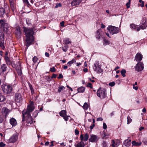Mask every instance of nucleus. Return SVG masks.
<instances>
[{"label": "nucleus", "instance_id": "f257e3e1", "mask_svg": "<svg viewBox=\"0 0 147 147\" xmlns=\"http://www.w3.org/2000/svg\"><path fill=\"white\" fill-rule=\"evenodd\" d=\"M34 109V103L31 102L28 106L27 110H24L22 112L23 116L24 115H26V122L28 123L31 124L33 123V119L30 115V113L33 111Z\"/></svg>", "mask_w": 147, "mask_h": 147}, {"label": "nucleus", "instance_id": "f03ea898", "mask_svg": "<svg viewBox=\"0 0 147 147\" xmlns=\"http://www.w3.org/2000/svg\"><path fill=\"white\" fill-rule=\"evenodd\" d=\"M24 31L25 32V34L26 38V42L27 44L26 46L28 47L34 41V38L33 35L34 31L31 28H28L25 27H24Z\"/></svg>", "mask_w": 147, "mask_h": 147}, {"label": "nucleus", "instance_id": "7ed1b4c3", "mask_svg": "<svg viewBox=\"0 0 147 147\" xmlns=\"http://www.w3.org/2000/svg\"><path fill=\"white\" fill-rule=\"evenodd\" d=\"M97 96L101 98H104L107 96L106 90L104 88H100L97 92Z\"/></svg>", "mask_w": 147, "mask_h": 147}, {"label": "nucleus", "instance_id": "20e7f679", "mask_svg": "<svg viewBox=\"0 0 147 147\" xmlns=\"http://www.w3.org/2000/svg\"><path fill=\"white\" fill-rule=\"evenodd\" d=\"M1 88L4 92L6 94H10L12 90V86L9 85L3 84L2 85Z\"/></svg>", "mask_w": 147, "mask_h": 147}, {"label": "nucleus", "instance_id": "39448f33", "mask_svg": "<svg viewBox=\"0 0 147 147\" xmlns=\"http://www.w3.org/2000/svg\"><path fill=\"white\" fill-rule=\"evenodd\" d=\"M109 32L112 35L117 34L119 32V28L113 26H109L107 28Z\"/></svg>", "mask_w": 147, "mask_h": 147}, {"label": "nucleus", "instance_id": "423d86ee", "mask_svg": "<svg viewBox=\"0 0 147 147\" xmlns=\"http://www.w3.org/2000/svg\"><path fill=\"white\" fill-rule=\"evenodd\" d=\"M144 68V64L141 62H139L135 67V70L138 72L141 71Z\"/></svg>", "mask_w": 147, "mask_h": 147}, {"label": "nucleus", "instance_id": "0eeeda50", "mask_svg": "<svg viewBox=\"0 0 147 147\" xmlns=\"http://www.w3.org/2000/svg\"><path fill=\"white\" fill-rule=\"evenodd\" d=\"M140 28L141 29H144L147 27V20L146 18H143L141 20Z\"/></svg>", "mask_w": 147, "mask_h": 147}, {"label": "nucleus", "instance_id": "6e6552de", "mask_svg": "<svg viewBox=\"0 0 147 147\" xmlns=\"http://www.w3.org/2000/svg\"><path fill=\"white\" fill-rule=\"evenodd\" d=\"M99 139L98 137L96 135L94 134H91L90 136V138L89 139V142H96Z\"/></svg>", "mask_w": 147, "mask_h": 147}, {"label": "nucleus", "instance_id": "1a4fd4ad", "mask_svg": "<svg viewBox=\"0 0 147 147\" xmlns=\"http://www.w3.org/2000/svg\"><path fill=\"white\" fill-rule=\"evenodd\" d=\"M15 101L18 102H20L22 100L21 95L19 93H16L15 95Z\"/></svg>", "mask_w": 147, "mask_h": 147}, {"label": "nucleus", "instance_id": "9d476101", "mask_svg": "<svg viewBox=\"0 0 147 147\" xmlns=\"http://www.w3.org/2000/svg\"><path fill=\"white\" fill-rule=\"evenodd\" d=\"M89 135L87 133L85 134L84 136L83 134H81L80 136V139L81 141H84V142L86 141L88 139Z\"/></svg>", "mask_w": 147, "mask_h": 147}, {"label": "nucleus", "instance_id": "9b49d317", "mask_svg": "<svg viewBox=\"0 0 147 147\" xmlns=\"http://www.w3.org/2000/svg\"><path fill=\"white\" fill-rule=\"evenodd\" d=\"M18 138V137L16 135H13L9 140V143H13L16 141Z\"/></svg>", "mask_w": 147, "mask_h": 147}, {"label": "nucleus", "instance_id": "f8f14e48", "mask_svg": "<svg viewBox=\"0 0 147 147\" xmlns=\"http://www.w3.org/2000/svg\"><path fill=\"white\" fill-rule=\"evenodd\" d=\"M142 58V56L140 53H138L135 58V59L137 62H139L141 61Z\"/></svg>", "mask_w": 147, "mask_h": 147}, {"label": "nucleus", "instance_id": "ddd939ff", "mask_svg": "<svg viewBox=\"0 0 147 147\" xmlns=\"http://www.w3.org/2000/svg\"><path fill=\"white\" fill-rule=\"evenodd\" d=\"M10 111L6 107H4L2 109V113L3 115L6 117Z\"/></svg>", "mask_w": 147, "mask_h": 147}, {"label": "nucleus", "instance_id": "4468645a", "mask_svg": "<svg viewBox=\"0 0 147 147\" xmlns=\"http://www.w3.org/2000/svg\"><path fill=\"white\" fill-rule=\"evenodd\" d=\"M82 1V0H73L71 3L72 6L78 5Z\"/></svg>", "mask_w": 147, "mask_h": 147}, {"label": "nucleus", "instance_id": "2eb2a0df", "mask_svg": "<svg viewBox=\"0 0 147 147\" xmlns=\"http://www.w3.org/2000/svg\"><path fill=\"white\" fill-rule=\"evenodd\" d=\"M9 121L10 123L13 127L15 126L17 124L16 120L13 118L10 119Z\"/></svg>", "mask_w": 147, "mask_h": 147}, {"label": "nucleus", "instance_id": "dca6fc26", "mask_svg": "<svg viewBox=\"0 0 147 147\" xmlns=\"http://www.w3.org/2000/svg\"><path fill=\"white\" fill-rule=\"evenodd\" d=\"M15 33L16 35L20 37L21 36L20 28L19 27H17L15 31Z\"/></svg>", "mask_w": 147, "mask_h": 147}, {"label": "nucleus", "instance_id": "f3484780", "mask_svg": "<svg viewBox=\"0 0 147 147\" xmlns=\"http://www.w3.org/2000/svg\"><path fill=\"white\" fill-rule=\"evenodd\" d=\"M131 140H125L123 142V144L126 147H129L131 144Z\"/></svg>", "mask_w": 147, "mask_h": 147}, {"label": "nucleus", "instance_id": "a211bd4d", "mask_svg": "<svg viewBox=\"0 0 147 147\" xmlns=\"http://www.w3.org/2000/svg\"><path fill=\"white\" fill-rule=\"evenodd\" d=\"M7 67L5 64H3L1 66V70L2 72H4L7 70Z\"/></svg>", "mask_w": 147, "mask_h": 147}, {"label": "nucleus", "instance_id": "6ab92c4d", "mask_svg": "<svg viewBox=\"0 0 147 147\" xmlns=\"http://www.w3.org/2000/svg\"><path fill=\"white\" fill-rule=\"evenodd\" d=\"M130 28H131L134 29H136V30L138 31L140 30V28L138 26L135 25L134 24H131L130 25Z\"/></svg>", "mask_w": 147, "mask_h": 147}, {"label": "nucleus", "instance_id": "aec40b11", "mask_svg": "<svg viewBox=\"0 0 147 147\" xmlns=\"http://www.w3.org/2000/svg\"><path fill=\"white\" fill-rule=\"evenodd\" d=\"M82 141L78 143L76 145H75L76 147H84L85 146V144Z\"/></svg>", "mask_w": 147, "mask_h": 147}, {"label": "nucleus", "instance_id": "412c9836", "mask_svg": "<svg viewBox=\"0 0 147 147\" xmlns=\"http://www.w3.org/2000/svg\"><path fill=\"white\" fill-rule=\"evenodd\" d=\"M16 69L18 74L19 75H21L22 74V68L20 65H19V67H18V68L16 67Z\"/></svg>", "mask_w": 147, "mask_h": 147}, {"label": "nucleus", "instance_id": "4be33fe9", "mask_svg": "<svg viewBox=\"0 0 147 147\" xmlns=\"http://www.w3.org/2000/svg\"><path fill=\"white\" fill-rule=\"evenodd\" d=\"M60 115L63 117L66 115V111L65 110H63L61 111L59 113Z\"/></svg>", "mask_w": 147, "mask_h": 147}, {"label": "nucleus", "instance_id": "5701e85b", "mask_svg": "<svg viewBox=\"0 0 147 147\" xmlns=\"http://www.w3.org/2000/svg\"><path fill=\"white\" fill-rule=\"evenodd\" d=\"M85 89L84 87L82 86L78 88L77 89L78 92L80 93L83 92L84 91Z\"/></svg>", "mask_w": 147, "mask_h": 147}, {"label": "nucleus", "instance_id": "b1692460", "mask_svg": "<svg viewBox=\"0 0 147 147\" xmlns=\"http://www.w3.org/2000/svg\"><path fill=\"white\" fill-rule=\"evenodd\" d=\"M5 59L6 63L7 64L10 65L11 64L10 59L7 56H5Z\"/></svg>", "mask_w": 147, "mask_h": 147}, {"label": "nucleus", "instance_id": "393cba45", "mask_svg": "<svg viewBox=\"0 0 147 147\" xmlns=\"http://www.w3.org/2000/svg\"><path fill=\"white\" fill-rule=\"evenodd\" d=\"M5 12V10L3 8H0V16H3Z\"/></svg>", "mask_w": 147, "mask_h": 147}, {"label": "nucleus", "instance_id": "a878e982", "mask_svg": "<svg viewBox=\"0 0 147 147\" xmlns=\"http://www.w3.org/2000/svg\"><path fill=\"white\" fill-rule=\"evenodd\" d=\"M68 46L67 45H65L64 46H62L61 48L64 52H66L68 49Z\"/></svg>", "mask_w": 147, "mask_h": 147}, {"label": "nucleus", "instance_id": "bb28decb", "mask_svg": "<svg viewBox=\"0 0 147 147\" xmlns=\"http://www.w3.org/2000/svg\"><path fill=\"white\" fill-rule=\"evenodd\" d=\"M5 100V96L1 93H0V101L3 102Z\"/></svg>", "mask_w": 147, "mask_h": 147}, {"label": "nucleus", "instance_id": "cd10ccee", "mask_svg": "<svg viewBox=\"0 0 147 147\" xmlns=\"http://www.w3.org/2000/svg\"><path fill=\"white\" fill-rule=\"evenodd\" d=\"M71 42L69 40V39L68 38H65L64 40V43L66 45L71 43Z\"/></svg>", "mask_w": 147, "mask_h": 147}, {"label": "nucleus", "instance_id": "c85d7f7f", "mask_svg": "<svg viewBox=\"0 0 147 147\" xmlns=\"http://www.w3.org/2000/svg\"><path fill=\"white\" fill-rule=\"evenodd\" d=\"M132 144L133 145L137 146H140L141 144V142L138 143L136 142L135 141H133L132 142Z\"/></svg>", "mask_w": 147, "mask_h": 147}, {"label": "nucleus", "instance_id": "c756f323", "mask_svg": "<svg viewBox=\"0 0 147 147\" xmlns=\"http://www.w3.org/2000/svg\"><path fill=\"white\" fill-rule=\"evenodd\" d=\"M100 30L99 29L98 30H97L96 33V38L98 39L100 38L101 36V35H100Z\"/></svg>", "mask_w": 147, "mask_h": 147}, {"label": "nucleus", "instance_id": "7c9ffc66", "mask_svg": "<svg viewBox=\"0 0 147 147\" xmlns=\"http://www.w3.org/2000/svg\"><path fill=\"white\" fill-rule=\"evenodd\" d=\"M0 23L2 27H4L6 24V21L4 20H0Z\"/></svg>", "mask_w": 147, "mask_h": 147}, {"label": "nucleus", "instance_id": "2f4dec72", "mask_svg": "<svg viewBox=\"0 0 147 147\" xmlns=\"http://www.w3.org/2000/svg\"><path fill=\"white\" fill-rule=\"evenodd\" d=\"M89 106V105L86 102H85L84 105L83 107L84 109L87 110L88 109Z\"/></svg>", "mask_w": 147, "mask_h": 147}, {"label": "nucleus", "instance_id": "473e14b6", "mask_svg": "<svg viewBox=\"0 0 147 147\" xmlns=\"http://www.w3.org/2000/svg\"><path fill=\"white\" fill-rule=\"evenodd\" d=\"M102 145L103 147H108V145L107 142L105 141H103L102 143Z\"/></svg>", "mask_w": 147, "mask_h": 147}, {"label": "nucleus", "instance_id": "72a5a7b5", "mask_svg": "<svg viewBox=\"0 0 147 147\" xmlns=\"http://www.w3.org/2000/svg\"><path fill=\"white\" fill-rule=\"evenodd\" d=\"M29 87L30 90L31 91L32 94L34 93V90L32 86L30 84H29Z\"/></svg>", "mask_w": 147, "mask_h": 147}, {"label": "nucleus", "instance_id": "f704fd0d", "mask_svg": "<svg viewBox=\"0 0 147 147\" xmlns=\"http://www.w3.org/2000/svg\"><path fill=\"white\" fill-rule=\"evenodd\" d=\"M126 71L125 69H123L121 71V73L122 76L124 77L125 76V74L126 73Z\"/></svg>", "mask_w": 147, "mask_h": 147}, {"label": "nucleus", "instance_id": "c9c22d12", "mask_svg": "<svg viewBox=\"0 0 147 147\" xmlns=\"http://www.w3.org/2000/svg\"><path fill=\"white\" fill-rule=\"evenodd\" d=\"M76 61L75 59H73L71 61L68 62L67 63V64L71 66V64L73 63L74 62H76Z\"/></svg>", "mask_w": 147, "mask_h": 147}, {"label": "nucleus", "instance_id": "e433bc0d", "mask_svg": "<svg viewBox=\"0 0 147 147\" xmlns=\"http://www.w3.org/2000/svg\"><path fill=\"white\" fill-rule=\"evenodd\" d=\"M127 124H129L131 122L132 120L130 118V116H128L127 117Z\"/></svg>", "mask_w": 147, "mask_h": 147}, {"label": "nucleus", "instance_id": "4c0bfd02", "mask_svg": "<svg viewBox=\"0 0 147 147\" xmlns=\"http://www.w3.org/2000/svg\"><path fill=\"white\" fill-rule=\"evenodd\" d=\"M39 113V111L38 110H36L33 113V116L34 117H36L37 116L38 113Z\"/></svg>", "mask_w": 147, "mask_h": 147}, {"label": "nucleus", "instance_id": "58836bf2", "mask_svg": "<svg viewBox=\"0 0 147 147\" xmlns=\"http://www.w3.org/2000/svg\"><path fill=\"white\" fill-rule=\"evenodd\" d=\"M108 135L107 134H106L105 132H103V133L102 134V138L107 139L108 138Z\"/></svg>", "mask_w": 147, "mask_h": 147}, {"label": "nucleus", "instance_id": "ea45409f", "mask_svg": "<svg viewBox=\"0 0 147 147\" xmlns=\"http://www.w3.org/2000/svg\"><path fill=\"white\" fill-rule=\"evenodd\" d=\"M1 41H0V47H1L3 45L4 42V38L3 36H2L1 38Z\"/></svg>", "mask_w": 147, "mask_h": 147}, {"label": "nucleus", "instance_id": "a19ab883", "mask_svg": "<svg viewBox=\"0 0 147 147\" xmlns=\"http://www.w3.org/2000/svg\"><path fill=\"white\" fill-rule=\"evenodd\" d=\"M56 71V69L54 67H52L50 68V71L51 72H55Z\"/></svg>", "mask_w": 147, "mask_h": 147}, {"label": "nucleus", "instance_id": "79ce46f5", "mask_svg": "<svg viewBox=\"0 0 147 147\" xmlns=\"http://www.w3.org/2000/svg\"><path fill=\"white\" fill-rule=\"evenodd\" d=\"M63 88H65L63 86L59 87L58 89V92H60L63 90Z\"/></svg>", "mask_w": 147, "mask_h": 147}, {"label": "nucleus", "instance_id": "37998d69", "mask_svg": "<svg viewBox=\"0 0 147 147\" xmlns=\"http://www.w3.org/2000/svg\"><path fill=\"white\" fill-rule=\"evenodd\" d=\"M38 59L36 57H34L33 58V61L34 63H36Z\"/></svg>", "mask_w": 147, "mask_h": 147}, {"label": "nucleus", "instance_id": "c03bdc74", "mask_svg": "<svg viewBox=\"0 0 147 147\" xmlns=\"http://www.w3.org/2000/svg\"><path fill=\"white\" fill-rule=\"evenodd\" d=\"M69 117H70V116H68L66 115V116H65L63 117L65 121H67L69 119L68 118Z\"/></svg>", "mask_w": 147, "mask_h": 147}, {"label": "nucleus", "instance_id": "a18cd8bd", "mask_svg": "<svg viewBox=\"0 0 147 147\" xmlns=\"http://www.w3.org/2000/svg\"><path fill=\"white\" fill-rule=\"evenodd\" d=\"M26 21L27 24L28 25H29L30 24H31V21H30V20H29V19L27 18V19H26Z\"/></svg>", "mask_w": 147, "mask_h": 147}, {"label": "nucleus", "instance_id": "49530a36", "mask_svg": "<svg viewBox=\"0 0 147 147\" xmlns=\"http://www.w3.org/2000/svg\"><path fill=\"white\" fill-rule=\"evenodd\" d=\"M61 6L62 5L60 3H57L55 7V8H57L58 7H61Z\"/></svg>", "mask_w": 147, "mask_h": 147}, {"label": "nucleus", "instance_id": "de8ad7c7", "mask_svg": "<svg viewBox=\"0 0 147 147\" xmlns=\"http://www.w3.org/2000/svg\"><path fill=\"white\" fill-rule=\"evenodd\" d=\"M109 85L111 86H113L115 85V83L114 82H110L109 84Z\"/></svg>", "mask_w": 147, "mask_h": 147}, {"label": "nucleus", "instance_id": "09e8293b", "mask_svg": "<svg viewBox=\"0 0 147 147\" xmlns=\"http://www.w3.org/2000/svg\"><path fill=\"white\" fill-rule=\"evenodd\" d=\"M87 86L88 87H90L91 88H92V84L90 83H89L88 84Z\"/></svg>", "mask_w": 147, "mask_h": 147}, {"label": "nucleus", "instance_id": "8fccbe9b", "mask_svg": "<svg viewBox=\"0 0 147 147\" xmlns=\"http://www.w3.org/2000/svg\"><path fill=\"white\" fill-rule=\"evenodd\" d=\"M97 69L99 73H101L102 71V69L100 67H98Z\"/></svg>", "mask_w": 147, "mask_h": 147}, {"label": "nucleus", "instance_id": "3c124183", "mask_svg": "<svg viewBox=\"0 0 147 147\" xmlns=\"http://www.w3.org/2000/svg\"><path fill=\"white\" fill-rule=\"evenodd\" d=\"M5 146V144L3 143V142L0 143V147H3Z\"/></svg>", "mask_w": 147, "mask_h": 147}, {"label": "nucleus", "instance_id": "603ef678", "mask_svg": "<svg viewBox=\"0 0 147 147\" xmlns=\"http://www.w3.org/2000/svg\"><path fill=\"white\" fill-rule=\"evenodd\" d=\"M103 128L104 129H106L107 128V125L105 123H103Z\"/></svg>", "mask_w": 147, "mask_h": 147}, {"label": "nucleus", "instance_id": "864d4df0", "mask_svg": "<svg viewBox=\"0 0 147 147\" xmlns=\"http://www.w3.org/2000/svg\"><path fill=\"white\" fill-rule=\"evenodd\" d=\"M63 78V76L62 74H60L59 76L57 77L58 79H61Z\"/></svg>", "mask_w": 147, "mask_h": 147}, {"label": "nucleus", "instance_id": "5fc2aeb1", "mask_svg": "<svg viewBox=\"0 0 147 147\" xmlns=\"http://www.w3.org/2000/svg\"><path fill=\"white\" fill-rule=\"evenodd\" d=\"M103 120V119L102 117H98L97 119L96 120L98 121H101Z\"/></svg>", "mask_w": 147, "mask_h": 147}, {"label": "nucleus", "instance_id": "6e6d98bb", "mask_svg": "<svg viewBox=\"0 0 147 147\" xmlns=\"http://www.w3.org/2000/svg\"><path fill=\"white\" fill-rule=\"evenodd\" d=\"M75 132L76 135H78L79 134V131L77 129L75 130Z\"/></svg>", "mask_w": 147, "mask_h": 147}, {"label": "nucleus", "instance_id": "4d7b16f0", "mask_svg": "<svg viewBox=\"0 0 147 147\" xmlns=\"http://www.w3.org/2000/svg\"><path fill=\"white\" fill-rule=\"evenodd\" d=\"M3 117L0 115V123H1L3 122Z\"/></svg>", "mask_w": 147, "mask_h": 147}, {"label": "nucleus", "instance_id": "13d9d810", "mask_svg": "<svg viewBox=\"0 0 147 147\" xmlns=\"http://www.w3.org/2000/svg\"><path fill=\"white\" fill-rule=\"evenodd\" d=\"M64 21H62L60 23V25L62 27H64Z\"/></svg>", "mask_w": 147, "mask_h": 147}, {"label": "nucleus", "instance_id": "bf43d9fd", "mask_svg": "<svg viewBox=\"0 0 147 147\" xmlns=\"http://www.w3.org/2000/svg\"><path fill=\"white\" fill-rule=\"evenodd\" d=\"M130 3H129L128 2H127L126 3V5L127 7V8H129V7H130Z\"/></svg>", "mask_w": 147, "mask_h": 147}, {"label": "nucleus", "instance_id": "052dcab7", "mask_svg": "<svg viewBox=\"0 0 147 147\" xmlns=\"http://www.w3.org/2000/svg\"><path fill=\"white\" fill-rule=\"evenodd\" d=\"M133 89H135V90H136L138 89V86H135V85H133Z\"/></svg>", "mask_w": 147, "mask_h": 147}, {"label": "nucleus", "instance_id": "680f3d73", "mask_svg": "<svg viewBox=\"0 0 147 147\" xmlns=\"http://www.w3.org/2000/svg\"><path fill=\"white\" fill-rule=\"evenodd\" d=\"M94 126H95L94 124H93L92 125H91L90 126V129H92Z\"/></svg>", "mask_w": 147, "mask_h": 147}, {"label": "nucleus", "instance_id": "e2e57ef3", "mask_svg": "<svg viewBox=\"0 0 147 147\" xmlns=\"http://www.w3.org/2000/svg\"><path fill=\"white\" fill-rule=\"evenodd\" d=\"M112 141H113V144H112L111 145L112 147H115V145L114 144H115V142L113 140H112Z\"/></svg>", "mask_w": 147, "mask_h": 147}, {"label": "nucleus", "instance_id": "0e129e2a", "mask_svg": "<svg viewBox=\"0 0 147 147\" xmlns=\"http://www.w3.org/2000/svg\"><path fill=\"white\" fill-rule=\"evenodd\" d=\"M57 75L55 74H53L52 75V76L51 77L52 78H56V77Z\"/></svg>", "mask_w": 147, "mask_h": 147}, {"label": "nucleus", "instance_id": "69168bd1", "mask_svg": "<svg viewBox=\"0 0 147 147\" xmlns=\"http://www.w3.org/2000/svg\"><path fill=\"white\" fill-rule=\"evenodd\" d=\"M9 3L10 4V6L13 5V0H9Z\"/></svg>", "mask_w": 147, "mask_h": 147}, {"label": "nucleus", "instance_id": "338daca9", "mask_svg": "<svg viewBox=\"0 0 147 147\" xmlns=\"http://www.w3.org/2000/svg\"><path fill=\"white\" fill-rule=\"evenodd\" d=\"M24 2L26 4H29V2L28 1V0H24Z\"/></svg>", "mask_w": 147, "mask_h": 147}, {"label": "nucleus", "instance_id": "774afa93", "mask_svg": "<svg viewBox=\"0 0 147 147\" xmlns=\"http://www.w3.org/2000/svg\"><path fill=\"white\" fill-rule=\"evenodd\" d=\"M45 55L47 57H49V53L47 52H46L45 53Z\"/></svg>", "mask_w": 147, "mask_h": 147}]
</instances>
